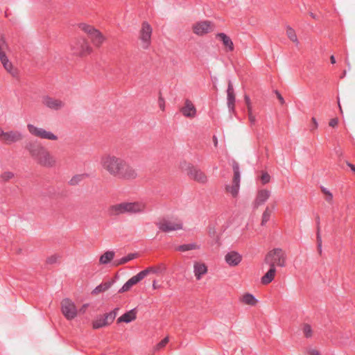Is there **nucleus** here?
Segmentation results:
<instances>
[{"mask_svg":"<svg viewBox=\"0 0 355 355\" xmlns=\"http://www.w3.org/2000/svg\"><path fill=\"white\" fill-rule=\"evenodd\" d=\"M225 260L230 266H236L241 263L242 256L236 251H230L225 256Z\"/></svg>","mask_w":355,"mask_h":355,"instance_id":"6ab92c4d","label":"nucleus"},{"mask_svg":"<svg viewBox=\"0 0 355 355\" xmlns=\"http://www.w3.org/2000/svg\"><path fill=\"white\" fill-rule=\"evenodd\" d=\"M42 103L46 107L53 110H58L64 106V103L62 101L48 96L43 98Z\"/></svg>","mask_w":355,"mask_h":355,"instance_id":"a211bd4d","label":"nucleus"},{"mask_svg":"<svg viewBox=\"0 0 355 355\" xmlns=\"http://www.w3.org/2000/svg\"><path fill=\"white\" fill-rule=\"evenodd\" d=\"M144 272H139L136 275L132 277L119 289V293H124L129 291L134 285L137 284L144 279Z\"/></svg>","mask_w":355,"mask_h":355,"instance_id":"dca6fc26","label":"nucleus"},{"mask_svg":"<svg viewBox=\"0 0 355 355\" xmlns=\"http://www.w3.org/2000/svg\"><path fill=\"white\" fill-rule=\"evenodd\" d=\"M114 262H115L116 265H122L128 261H127L126 257L125 256V257H122L121 259H120L119 260H115Z\"/></svg>","mask_w":355,"mask_h":355,"instance_id":"de8ad7c7","label":"nucleus"},{"mask_svg":"<svg viewBox=\"0 0 355 355\" xmlns=\"http://www.w3.org/2000/svg\"><path fill=\"white\" fill-rule=\"evenodd\" d=\"M303 333L306 338H311L312 336L311 327L308 324H304L303 327Z\"/></svg>","mask_w":355,"mask_h":355,"instance_id":"e433bc0d","label":"nucleus"},{"mask_svg":"<svg viewBox=\"0 0 355 355\" xmlns=\"http://www.w3.org/2000/svg\"><path fill=\"white\" fill-rule=\"evenodd\" d=\"M274 207L270 208L269 207H266L265 211H263L261 217V225L264 226L266 223L270 220V216L272 214Z\"/></svg>","mask_w":355,"mask_h":355,"instance_id":"cd10ccee","label":"nucleus"},{"mask_svg":"<svg viewBox=\"0 0 355 355\" xmlns=\"http://www.w3.org/2000/svg\"><path fill=\"white\" fill-rule=\"evenodd\" d=\"M306 353L308 355H320L319 351L312 347H308L306 349Z\"/></svg>","mask_w":355,"mask_h":355,"instance_id":"c03bdc74","label":"nucleus"},{"mask_svg":"<svg viewBox=\"0 0 355 355\" xmlns=\"http://www.w3.org/2000/svg\"><path fill=\"white\" fill-rule=\"evenodd\" d=\"M73 53L80 56L89 54L92 49L87 42L83 38H79L74 44L72 45Z\"/></svg>","mask_w":355,"mask_h":355,"instance_id":"9b49d317","label":"nucleus"},{"mask_svg":"<svg viewBox=\"0 0 355 355\" xmlns=\"http://www.w3.org/2000/svg\"><path fill=\"white\" fill-rule=\"evenodd\" d=\"M86 177H88L87 173L76 175L69 181V184L72 186L77 185Z\"/></svg>","mask_w":355,"mask_h":355,"instance_id":"2f4dec72","label":"nucleus"},{"mask_svg":"<svg viewBox=\"0 0 355 355\" xmlns=\"http://www.w3.org/2000/svg\"><path fill=\"white\" fill-rule=\"evenodd\" d=\"M158 103H159V105L160 108L162 110H164V98L162 96H159Z\"/></svg>","mask_w":355,"mask_h":355,"instance_id":"8fccbe9b","label":"nucleus"},{"mask_svg":"<svg viewBox=\"0 0 355 355\" xmlns=\"http://www.w3.org/2000/svg\"><path fill=\"white\" fill-rule=\"evenodd\" d=\"M207 268L205 263L196 262L194 263V274L198 280L200 279L202 276L206 274Z\"/></svg>","mask_w":355,"mask_h":355,"instance_id":"393cba45","label":"nucleus"},{"mask_svg":"<svg viewBox=\"0 0 355 355\" xmlns=\"http://www.w3.org/2000/svg\"><path fill=\"white\" fill-rule=\"evenodd\" d=\"M137 309H132L129 311L125 312L117 319V323L125 322L129 323L135 320L137 318Z\"/></svg>","mask_w":355,"mask_h":355,"instance_id":"4be33fe9","label":"nucleus"},{"mask_svg":"<svg viewBox=\"0 0 355 355\" xmlns=\"http://www.w3.org/2000/svg\"><path fill=\"white\" fill-rule=\"evenodd\" d=\"M80 28L85 33H87L91 39L92 43L96 46H99L104 41V37L103 35L96 28L92 26L86 24H80Z\"/></svg>","mask_w":355,"mask_h":355,"instance_id":"0eeeda50","label":"nucleus"},{"mask_svg":"<svg viewBox=\"0 0 355 355\" xmlns=\"http://www.w3.org/2000/svg\"><path fill=\"white\" fill-rule=\"evenodd\" d=\"M211 25L208 21L198 22L193 26V32L198 35H203L211 31Z\"/></svg>","mask_w":355,"mask_h":355,"instance_id":"4468645a","label":"nucleus"},{"mask_svg":"<svg viewBox=\"0 0 355 355\" xmlns=\"http://www.w3.org/2000/svg\"><path fill=\"white\" fill-rule=\"evenodd\" d=\"M216 225H218V224H216V225L210 224L209 225L208 232H209V236L213 239H216V242L218 243L219 241V236L217 234V230H218V227H217Z\"/></svg>","mask_w":355,"mask_h":355,"instance_id":"7c9ffc66","label":"nucleus"},{"mask_svg":"<svg viewBox=\"0 0 355 355\" xmlns=\"http://www.w3.org/2000/svg\"><path fill=\"white\" fill-rule=\"evenodd\" d=\"M21 250L19 248L15 249V251L17 252V253H20Z\"/></svg>","mask_w":355,"mask_h":355,"instance_id":"bf43d9fd","label":"nucleus"},{"mask_svg":"<svg viewBox=\"0 0 355 355\" xmlns=\"http://www.w3.org/2000/svg\"><path fill=\"white\" fill-rule=\"evenodd\" d=\"M27 128L32 135L39 138L49 140H56L58 139V137L53 132L46 131V130L41 128H37L33 124H28Z\"/></svg>","mask_w":355,"mask_h":355,"instance_id":"6e6552de","label":"nucleus"},{"mask_svg":"<svg viewBox=\"0 0 355 355\" xmlns=\"http://www.w3.org/2000/svg\"><path fill=\"white\" fill-rule=\"evenodd\" d=\"M22 139V135L19 131L4 132L0 128V140L6 144H11Z\"/></svg>","mask_w":355,"mask_h":355,"instance_id":"f8f14e48","label":"nucleus"},{"mask_svg":"<svg viewBox=\"0 0 355 355\" xmlns=\"http://www.w3.org/2000/svg\"><path fill=\"white\" fill-rule=\"evenodd\" d=\"M318 244H321V243H322V240L320 238H319V236H318Z\"/></svg>","mask_w":355,"mask_h":355,"instance_id":"052dcab7","label":"nucleus"},{"mask_svg":"<svg viewBox=\"0 0 355 355\" xmlns=\"http://www.w3.org/2000/svg\"><path fill=\"white\" fill-rule=\"evenodd\" d=\"M141 272H144V278H145L150 273H157L158 272V269L155 267H148L146 269L141 270Z\"/></svg>","mask_w":355,"mask_h":355,"instance_id":"58836bf2","label":"nucleus"},{"mask_svg":"<svg viewBox=\"0 0 355 355\" xmlns=\"http://www.w3.org/2000/svg\"><path fill=\"white\" fill-rule=\"evenodd\" d=\"M216 38L219 39L222 42L224 46L226 48L227 51H232L234 50L233 42L225 33H218L216 35Z\"/></svg>","mask_w":355,"mask_h":355,"instance_id":"5701e85b","label":"nucleus"},{"mask_svg":"<svg viewBox=\"0 0 355 355\" xmlns=\"http://www.w3.org/2000/svg\"><path fill=\"white\" fill-rule=\"evenodd\" d=\"M330 60H331V64L336 63V59H335L334 55H331V58H330Z\"/></svg>","mask_w":355,"mask_h":355,"instance_id":"5fc2aeb1","label":"nucleus"},{"mask_svg":"<svg viewBox=\"0 0 355 355\" xmlns=\"http://www.w3.org/2000/svg\"><path fill=\"white\" fill-rule=\"evenodd\" d=\"M14 177V173L10 171H6L1 175V179L3 181H8Z\"/></svg>","mask_w":355,"mask_h":355,"instance_id":"4c0bfd02","label":"nucleus"},{"mask_svg":"<svg viewBox=\"0 0 355 355\" xmlns=\"http://www.w3.org/2000/svg\"><path fill=\"white\" fill-rule=\"evenodd\" d=\"M198 246V245H178V247L175 248V250L179 252H186L195 250Z\"/></svg>","mask_w":355,"mask_h":355,"instance_id":"f704fd0d","label":"nucleus"},{"mask_svg":"<svg viewBox=\"0 0 355 355\" xmlns=\"http://www.w3.org/2000/svg\"><path fill=\"white\" fill-rule=\"evenodd\" d=\"M101 164L103 169L115 178L133 180L137 178V171L125 159L114 155L102 157Z\"/></svg>","mask_w":355,"mask_h":355,"instance_id":"f257e3e1","label":"nucleus"},{"mask_svg":"<svg viewBox=\"0 0 355 355\" xmlns=\"http://www.w3.org/2000/svg\"><path fill=\"white\" fill-rule=\"evenodd\" d=\"M241 301L244 304H248V305H251V306L255 305V304L257 302V300H256L254 296L250 293H246V294L243 295L241 298Z\"/></svg>","mask_w":355,"mask_h":355,"instance_id":"c756f323","label":"nucleus"},{"mask_svg":"<svg viewBox=\"0 0 355 355\" xmlns=\"http://www.w3.org/2000/svg\"><path fill=\"white\" fill-rule=\"evenodd\" d=\"M336 153L337 155L340 156L341 155L342 153L339 149H335Z\"/></svg>","mask_w":355,"mask_h":355,"instance_id":"4d7b16f0","label":"nucleus"},{"mask_svg":"<svg viewBox=\"0 0 355 355\" xmlns=\"http://www.w3.org/2000/svg\"><path fill=\"white\" fill-rule=\"evenodd\" d=\"M181 112L184 116L193 117L196 114V110L191 101L187 99L184 106L181 109Z\"/></svg>","mask_w":355,"mask_h":355,"instance_id":"412c9836","label":"nucleus"},{"mask_svg":"<svg viewBox=\"0 0 355 355\" xmlns=\"http://www.w3.org/2000/svg\"><path fill=\"white\" fill-rule=\"evenodd\" d=\"M346 163H347V165L349 167H350L351 170H352L354 173H355V166H354V164H351V163H350V162H347Z\"/></svg>","mask_w":355,"mask_h":355,"instance_id":"864d4df0","label":"nucleus"},{"mask_svg":"<svg viewBox=\"0 0 355 355\" xmlns=\"http://www.w3.org/2000/svg\"><path fill=\"white\" fill-rule=\"evenodd\" d=\"M188 175L194 180L200 183H205L207 180V178L205 174L197 167L193 165L189 164L187 167Z\"/></svg>","mask_w":355,"mask_h":355,"instance_id":"ddd939ff","label":"nucleus"},{"mask_svg":"<svg viewBox=\"0 0 355 355\" xmlns=\"http://www.w3.org/2000/svg\"><path fill=\"white\" fill-rule=\"evenodd\" d=\"M286 34L288 37L293 41V42L296 43V44H299L297 35L295 34V31L294 29H293L291 27L288 26L286 30Z\"/></svg>","mask_w":355,"mask_h":355,"instance_id":"72a5a7b5","label":"nucleus"},{"mask_svg":"<svg viewBox=\"0 0 355 355\" xmlns=\"http://www.w3.org/2000/svg\"><path fill=\"white\" fill-rule=\"evenodd\" d=\"M311 121L313 122V126L311 128V130H313V129H316L318 128V123L315 117H312Z\"/></svg>","mask_w":355,"mask_h":355,"instance_id":"603ef678","label":"nucleus"},{"mask_svg":"<svg viewBox=\"0 0 355 355\" xmlns=\"http://www.w3.org/2000/svg\"><path fill=\"white\" fill-rule=\"evenodd\" d=\"M275 94H276L278 99L279 100L280 103L282 104H284V99L282 97V96L281 95V94L277 90L275 91Z\"/></svg>","mask_w":355,"mask_h":355,"instance_id":"3c124183","label":"nucleus"},{"mask_svg":"<svg viewBox=\"0 0 355 355\" xmlns=\"http://www.w3.org/2000/svg\"><path fill=\"white\" fill-rule=\"evenodd\" d=\"M62 312L68 320L73 319L77 315V309L73 302L69 299H64L62 302Z\"/></svg>","mask_w":355,"mask_h":355,"instance_id":"9d476101","label":"nucleus"},{"mask_svg":"<svg viewBox=\"0 0 355 355\" xmlns=\"http://www.w3.org/2000/svg\"><path fill=\"white\" fill-rule=\"evenodd\" d=\"M114 257V252L112 251H107L100 257L99 261L102 264H107L113 259Z\"/></svg>","mask_w":355,"mask_h":355,"instance_id":"c85d7f7f","label":"nucleus"},{"mask_svg":"<svg viewBox=\"0 0 355 355\" xmlns=\"http://www.w3.org/2000/svg\"><path fill=\"white\" fill-rule=\"evenodd\" d=\"M248 119L251 125H254L256 123V118L252 114V111L250 110V112H248Z\"/></svg>","mask_w":355,"mask_h":355,"instance_id":"a18cd8bd","label":"nucleus"},{"mask_svg":"<svg viewBox=\"0 0 355 355\" xmlns=\"http://www.w3.org/2000/svg\"><path fill=\"white\" fill-rule=\"evenodd\" d=\"M310 16H311L312 18H313V19H315V18H316V15H315L314 13L311 12H310Z\"/></svg>","mask_w":355,"mask_h":355,"instance_id":"13d9d810","label":"nucleus"},{"mask_svg":"<svg viewBox=\"0 0 355 355\" xmlns=\"http://www.w3.org/2000/svg\"><path fill=\"white\" fill-rule=\"evenodd\" d=\"M321 191L324 195H326V200L329 202H331L333 200V194L324 187H321Z\"/></svg>","mask_w":355,"mask_h":355,"instance_id":"c9c22d12","label":"nucleus"},{"mask_svg":"<svg viewBox=\"0 0 355 355\" xmlns=\"http://www.w3.org/2000/svg\"><path fill=\"white\" fill-rule=\"evenodd\" d=\"M214 139L215 145H216L217 144V139L215 136L214 137Z\"/></svg>","mask_w":355,"mask_h":355,"instance_id":"680f3d73","label":"nucleus"},{"mask_svg":"<svg viewBox=\"0 0 355 355\" xmlns=\"http://www.w3.org/2000/svg\"><path fill=\"white\" fill-rule=\"evenodd\" d=\"M271 192L267 189H261L257 192L256 198L253 202V208L257 209L263 205L270 198Z\"/></svg>","mask_w":355,"mask_h":355,"instance_id":"2eb2a0df","label":"nucleus"},{"mask_svg":"<svg viewBox=\"0 0 355 355\" xmlns=\"http://www.w3.org/2000/svg\"><path fill=\"white\" fill-rule=\"evenodd\" d=\"M119 308L116 307L109 313L103 315H98L92 322V327L94 329H98L110 325L115 320Z\"/></svg>","mask_w":355,"mask_h":355,"instance_id":"39448f33","label":"nucleus"},{"mask_svg":"<svg viewBox=\"0 0 355 355\" xmlns=\"http://www.w3.org/2000/svg\"><path fill=\"white\" fill-rule=\"evenodd\" d=\"M317 246H318V249H317V250H318V253H319L320 254H322V245H317Z\"/></svg>","mask_w":355,"mask_h":355,"instance_id":"6e6d98bb","label":"nucleus"},{"mask_svg":"<svg viewBox=\"0 0 355 355\" xmlns=\"http://www.w3.org/2000/svg\"><path fill=\"white\" fill-rule=\"evenodd\" d=\"M26 148L31 157L40 165L45 167H53L55 165V158L37 141L30 142Z\"/></svg>","mask_w":355,"mask_h":355,"instance_id":"f03ea898","label":"nucleus"},{"mask_svg":"<svg viewBox=\"0 0 355 355\" xmlns=\"http://www.w3.org/2000/svg\"><path fill=\"white\" fill-rule=\"evenodd\" d=\"M244 99H245V104L247 105L248 112H250V110H252L250 98L248 95H245Z\"/></svg>","mask_w":355,"mask_h":355,"instance_id":"37998d69","label":"nucleus"},{"mask_svg":"<svg viewBox=\"0 0 355 355\" xmlns=\"http://www.w3.org/2000/svg\"><path fill=\"white\" fill-rule=\"evenodd\" d=\"M261 181L263 184H266L270 182V176L267 172L262 173Z\"/></svg>","mask_w":355,"mask_h":355,"instance_id":"ea45409f","label":"nucleus"},{"mask_svg":"<svg viewBox=\"0 0 355 355\" xmlns=\"http://www.w3.org/2000/svg\"><path fill=\"white\" fill-rule=\"evenodd\" d=\"M59 257L57 254L52 255L47 258L46 263L49 264H53L57 262Z\"/></svg>","mask_w":355,"mask_h":355,"instance_id":"79ce46f5","label":"nucleus"},{"mask_svg":"<svg viewBox=\"0 0 355 355\" xmlns=\"http://www.w3.org/2000/svg\"><path fill=\"white\" fill-rule=\"evenodd\" d=\"M232 169H233V172H234L232 183L240 186V181H241L240 168H239V163L236 162V161H233V162H232Z\"/></svg>","mask_w":355,"mask_h":355,"instance_id":"a878e982","label":"nucleus"},{"mask_svg":"<svg viewBox=\"0 0 355 355\" xmlns=\"http://www.w3.org/2000/svg\"><path fill=\"white\" fill-rule=\"evenodd\" d=\"M276 273V268L274 266H270V269L267 272L261 277V282L263 284L267 285L270 284L275 277Z\"/></svg>","mask_w":355,"mask_h":355,"instance_id":"b1692460","label":"nucleus"},{"mask_svg":"<svg viewBox=\"0 0 355 355\" xmlns=\"http://www.w3.org/2000/svg\"><path fill=\"white\" fill-rule=\"evenodd\" d=\"M155 225L162 232L168 233L173 231L182 230V222L173 217H162L155 222Z\"/></svg>","mask_w":355,"mask_h":355,"instance_id":"20e7f679","label":"nucleus"},{"mask_svg":"<svg viewBox=\"0 0 355 355\" xmlns=\"http://www.w3.org/2000/svg\"><path fill=\"white\" fill-rule=\"evenodd\" d=\"M0 60L3 67L8 73H10L12 76H16L17 75V69L13 68L12 63L9 61L6 53H1Z\"/></svg>","mask_w":355,"mask_h":355,"instance_id":"aec40b11","label":"nucleus"},{"mask_svg":"<svg viewBox=\"0 0 355 355\" xmlns=\"http://www.w3.org/2000/svg\"><path fill=\"white\" fill-rule=\"evenodd\" d=\"M168 343V338L166 337L162 339L159 343L156 345L157 349H160L166 346V345Z\"/></svg>","mask_w":355,"mask_h":355,"instance_id":"a19ab883","label":"nucleus"},{"mask_svg":"<svg viewBox=\"0 0 355 355\" xmlns=\"http://www.w3.org/2000/svg\"><path fill=\"white\" fill-rule=\"evenodd\" d=\"M240 186L232 183V185H227L225 189L227 192L232 194L233 197H236L239 191Z\"/></svg>","mask_w":355,"mask_h":355,"instance_id":"473e14b6","label":"nucleus"},{"mask_svg":"<svg viewBox=\"0 0 355 355\" xmlns=\"http://www.w3.org/2000/svg\"><path fill=\"white\" fill-rule=\"evenodd\" d=\"M152 31L153 29L150 25L148 22L144 21L140 31L139 39L142 42L143 48L145 49H147L150 44Z\"/></svg>","mask_w":355,"mask_h":355,"instance_id":"1a4fd4ad","label":"nucleus"},{"mask_svg":"<svg viewBox=\"0 0 355 355\" xmlns=\"http://www.w3.org/2000/svg\"><path fill=\"white\" fill-rule=\"evenodd\" d=\"M112 286L111 282H105L101 283L100 285L97 286L92 291V294L96 295L100 293H103L108 290Z\"/></svg>","mask_w":355,"mask_h":355,"instance_id":"bb28decb","label":"nucleus"},{"mask_svg":"<svg viewBox=\"0 0 355 355\" xmlns=\"http://www.w3.org/2000/svg\"><path fill=\"white\" fill-rule=\"evenodd\" d=\"M338 119L337 118H334L330 120L329 125L331 127L334 128L338 125Z\"/></svg>","mask_w":355,"mask_h":355,"instance_id":"09e8293b","label":"nucleus"},{"mask_svg":"<svg viewBox=\"0 0 355 355\" xmlns=\"http://www.w3.org/2000/svg\"><path fill=\"white\" fill-rule=\"evenodd\" d=\"M147 209L144 202H121L111 206L108 209L110 216H117L125 213L136 214L144 212Z\"/></svg>","mask_w":355,"mask_h":355,"instance_id":"7ed1b4c3","label":"nucleus"},{"mask_svg":"<svg viewBox=\"0 0 355 355\" xmlns=\"http://www.w3.org/2000/svg\"><path fill=\"white\" fill-rule=\"evenodd\" d=\"M126 257L127 261H130L139 257V253H130Z\"/></svg>","mask_w":355,"mask_h":355,"instance_id":"49530a36","label":"nucleus"},{"mask_svg":"<svg viewBox=\"0 0 355 355\" xmlns=\"http://www.w3.org/2000/svg\"><path fill=\"white\" fill-rule=\"evenodd\" d=\"M286 255L280 248H275L270 251L265 257L266 263L269 266L275 265L283 267L285 266Z\"/></svg>","mask_w":355,"mask_h":355,"instance_id":"423d86ee","label":"nucleus"},{"mask_svg":"<svg viewBox=\"0 0 355 355\" xmlns=\"http://www.w3.org/2000/svg\"><path fill=\"white\" fill-rule=\"evenodd\" d=\"M235 94L232 83L230 80L228 82L227 89V105L230 113L234 112L235 108Z\"/></svg>","mask_w":355,"mask_h":355,"instance_id":"f3484780","label":"nucleus"}]
</instances>
